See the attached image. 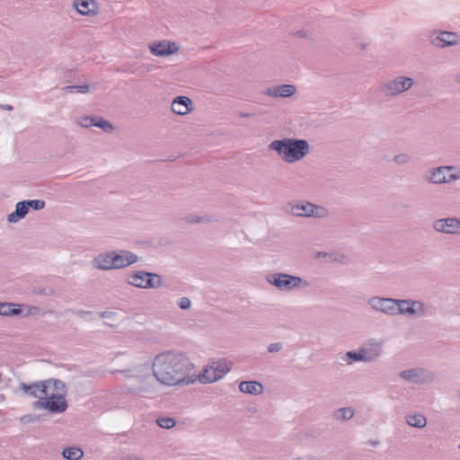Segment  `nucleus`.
Wrapping results in <instances>:
<instances>
[{
  "instance_id": "obj_1",
  "label": "nucleus",
  "mask_w": 460,
  "mask_h": 460,
  "mask_svg": "<svg viewBox=\"0 0 460 460\" xmlns=\"http://www.w3.org/2000/svg\"><path fill=\"white\" fill-rule=\"evenodd\" d=\"M194 365L183 353L165 351L155 357L152 362L154 376L162 385L175 386L194 382L190 376Z\"/></svg>"
},
{
  "instance_id": "obj_2",
  "label": "nucleus",
  "mask_w": 460,
  "mask_h": 460,
  "mask_svg": "<svg viewBox=\"0 0 460 460\" xmlns=\"http://www.w3.org/2000/svg\"><path fill=\"white\" fill-rule=\"evenodd\" d=\"M18 390L26 396L38 399L32 404L34 409L56 414L66 411L68 407L66 385L61 380L51 378L31 384L20 383Z\"/></svg>"
},
{
  "instance_id": "obj_3",
  "label": "nucleus",
  "mask_w": 460,
  "mask_h": 460,
  "mask_svg": "<svg viewBox=\"0 0 460 460\" xmlns=\"http://www.w3.org/2000/svg\"><path fill=\"white\" fill-rule=\"evenodd\" d=\"M309 148L306 140L289 137L274 140L269 145L270 150L276 151L288 164L302 160L308 154Z\"/></svg>"
},
{
  "instance_id": "obj_4",
  "label": "nucleus",
  "mask_w": 460,
  "mask_h": 460,
  "mask_svg": "<svg viewBox=\"0 0 460 460\" xmlns=\"http://www.w3.org/2000/svg\"><path fill=\"white\" fill-rule=\"evenodd\" d=\"M266 281L282 292H291L309 286L307 280L298 276L275 272L266 276Z\"/></svg>"
},
{
  "instance_id": "obj_5",
  "label": "nucleus",
  "mask_w": 460,
  "mask_h": 460,
  "mask_svg": "<svg viewBox=\"0 0 460 460\" xmlns=\"http://www.w3.org/2000/svg\"><path fill=\"white\" fill-rule=\"evenodd\" d=\"M125 282L140 289H155L163 285V279L159 274L146 270L128 272L125 275Z\"/></svg>"
},
{
  "instance_id": "obj_6",
  "label": "nucleus",
  "mask_w": 460,
  "mask_h": 460,
  "mask_svg": "<svg viewBox=\"0 0 460 460\" xmlns=\"http://www.w3.org/2000/svg\"><path fill=\"white\" fill-rule=\"evenodd\" d=\"M414 79L406 75H397L383 82L379 92L387 98H394L409 91L414 85Z\"/></svg>"
},
{
  "instance_id": "obj_7",
  "label": "nucleus",
  "mask_w": 460,
  "mask_h": 460,
  "mask_svg": "<svg viewBox=\"0 0 460 460\" xmlns=\"http://www.w3.org/2000/svg\"><path fill=\"white\" fill-rule=\"evenodd\" d=\"M424 179L432 184L450 183L460 179V168L453 165L433 167L425 172Z\"/></svg>"
},
{
  "instance_id": "obj_8",
  "label": "nucleus",
  "mask_w": 460,
  "mask_h": 460,
  "mask_svg": "<svg viewBox=\"0 0 460 460\" xmlns=\"http://www.w3.org/2000/svg\"><path fill=\"white\" fill-rule=\"evenodd\" d=\"M285 210L287 213L296 217L323 218L328 216V210L324 207L308 201L290 202L286 205Z\"/></svg>"
},
{
  "instance_id": "obj_9",
  "label": "nucleus",
  "mask_w": 460,
  "mask_h": 460,
  "mask_svg": "<svg viewBox=\"0 0 460 460\" xmlns=\"http://www.w3.org/2000/svg\"><path fill=\"white\" fill-rule=\"evenodd\" d=\"M231 369V363L226 359L212 361L207 365L202 373L199 375V381L202 384H210L223 378Z\"/></svg>"
},
{
  "instance_id": "obj_10",
  "label": "nucleus",
  "mask_w": 460,
  "mask_h": 460,
  "mask_svg": "<svg viewBox=\"0 0 460 460\" xmlns=\"http://www.w3.org/2000/svg\"><path fill=\"white\" fill-rule=\"evenodd\" d=\"M396 302L395 315L405 314L421 317L427 314V306L420 300L396 299Z\"/></svg>"
},
{
  "instance_id": "obj_11",
  "label": "nucleus",
  "mask_w": 460,
  "mask_h": 460,
  "mask_svg": "<svg viewBox=\"0 0 460 460\" xmlns=\"http://www.w3.org/2000/svg\"><path fill=\"white\" fill-rule=\"evenodd\" d=\"M432 229L441 234L460 236V217H447L433 220Z\"/></svg>"
},
{
  "instance_id": "obj_12",
  "label": "nucleus",
  "mask_w": 460,
  "mask_h": 460,
  "mask_svg": "<svg viewBox=\"0 0 460 460\" xmlns=\"http://www.w3.org/2000/svg\"><path fill=\"white\" fill-rule=\"evenodd\" d=\"M429 40L431 45L437 48L456 46L459 43L460 37L456 32L447 31H433L429 33Z\"/></svg>"
},
{
  "instance_id": "obj_13",
  "label": "nucleus",
  "mask_w": 460,
  "mask_h": 460,
  "mask_svg": "<svg viewBox=\"0 0 460 460\" xmlns=\"http://www.w3.org/2000/svg\"><path fill=\"white\" fill-rule=\"evenodd\" d=\"M400 377L415 384H424L434 379L435 376L432 372L426 368L415 367L402 370L399 373Z\"/></svg>"
},
{
  "instance_id": "obj_14",
  "label": "nucleus",
  "mask_w": 460,
  "mask_h": 460,
  "mask_svg": "<svg viewBox=\"0 0 460 460\" xmlns=\"http://www.w3.org/2000/svg\"><path fill=\"white\" fill-rule=\"evenodd\" d=\"M396 303L397 302L395 298H386L380 296H372L367 300V304L373 310L388 315H395Z\"/></svg>"
},
{
  "instance_id": "obj_15",
  "label": "nucleus",
  "mask_w": 460,
  "mask_h": 460,
  "mask_svg": "<svg viewBox=\"0 0 460 460\" xmlns=\"http://www.w3.org/2000/svg\"><path fill=\"white\" fill-rule=\"evenodd\" d=\"M361 347L362 352L366 358V362H372L381 357L383 353L384 341L376 339H369Z\"/></svg>"
},
{
  "instance_id": "obj_16",
  "label": "nucleus",
  "mask_w": 460,
  "mask_h": 460,
  "mask_svg": "<svg viewBox=\"0 0 460 460\" xmlns=\"http://www.w3.org/2000/svg\"><path fill=\"white\" fill-rule=\"evenodd\" d=\"M151 53L156 57H167L178 50V46L175 42L162 40L154 42L149 45Z\"/></svg>"
},
{
  "instance_id": "obj_17",
  "label": "nucleus",
  "mask_w": 460,
  "mask_h": 460,
  "mask_svg": "<svg viewBox=\"0 0 460 460\" xmlns=\"http://www.w3.org/2000/svg\"><path fill=\"white\" fill-rule=\"evenodd\" d=\"M72 6L84 16H94L98 13V4L95 0H73Z\"/></svg>"
},
{
  "instance_id": "obj_18",
  "label": "nucleus",
  "mask_w": 460,
  "mask_h": 460,
  "mask_svg": "<svg viewBox=\"0 0 460 460\" xmlns=\"http://www.w3.org/2000/svg\"><path fill=\"white\" fill-rule=\"evenodd\" d=\"M137 261V255L129 251H114L115 270L126 268L129 265L136 263Z\"/></svg>"
},
{
  "instance_id": "obj_19",
  "label": "nucleus",
  "mask_w": 460,
  "mask_h": 460,
  "mask_svg": "<svg viewBox=\"0 0 460 460\" xmlns=\"http://www.w3.org/2000/svg\"><path fill=\"white\" fill-rule=\"evenodd\" d=\"M93 266L102 270H115L114 251L97 255L93 261Z\"/></svg>"
},
{
  "instance_id": "obj_20",
  "label": "nucleus",
  "mask_w": 460,
  "mask_h": 460,
  "mask_svg": "<svg viewBox=\"0 0 460 460\" xmlns=\"http://www.w3.org/2000/svg\"><path fill=\"white\" fill-rule=\"evenodd\" d=\"M78 123L84 128L94 126L105 132H111L113 129L112 125L108 120L100 117L84 116L79 119Z\"/></svg>"
},
{
  "instance_id": "obj_21",
  "label": "nucleus",
  "mask_w": 460,
  "mask_h": 460,
  "mask_svg": "<svg viewBox=\"0 0 460 460\" xmlns=\"http://www.w3.org/2000/svg\"><path fill=\"white\" fill-rule=\"evenodd\" d=\"M171 109L173 113L183 116L192 111V102L187 96H178L172 102Z\"/></svg>"
},
{
  "instance_id": "obj_22",
  "label": "nucleus",
  "mask_w": 460,
  "mask_h": 460,
  "mask_svg": "<svg viewBox=\"0 0 460 460\" xmlns=\"http://www.w3.org/2000/svg\"><path fill=\"white\" fill-rule=\"evenodd\" d=\"M296 93V87L292 84H280L269 87L264 93L270 97H290Z\"/></svg>"
},
{
  "instance_id": "obj_23",
  "label": "nucleus",
  "mask_w": 460,
  "mask_h": 460,
  "mask_svg": "<svg viewBox=\"0 0 460 460\" xmlns=\"http://www.w3.org/2000/svg\"><path fill=\"white\" fill-rule=\"evenodd\" d=\"M239 390L243 394L259 395L263 393V386L258 381H242L239 383Z\"/></svg>"
},
{
  "instance_id": "obj_24",
  "label": "nucleus",
  "mask_w": 460,
  "mask_h": 460,
  "mask_svg": "<svg viewBox=\"0 0 460 460\" xmlns=\"http://www.w3.org/2000/svg\"><path fill=\"white\" fill-rule=\"evenodd\" d=\"M28 212L29 209L25 204V201H20L16 204L15 210L8 215L7 220L9 223H17L21 219L24 218Z\"/></svg>"
},
{
  "instance_id": "obj_25",
  "label": "nucleus",
  "mask_w": 460,
  "mask_h": 460,
  "mask_svg": "<svg viewBox=\"0 0 460 460\" xmlns=\"http://www.w3.org/2000/svg\"><path fill=\"white\" fill-rule=\"evenodd\" d=\"M406 423L413 428H424L427 425V418L420 413L409 414L406 416Z\"/></svg>"
},
{
  "instance_id": "obj_26",
  "label": "nucleus",
  "mask_w": 460,
  "mask_h": 460,
  "mask_svg": "<svg viewBox=\"0 0 460 460\" xmlns=\"http://www.w3.org/2000/svg\"><path fill=\"white\" fill-rule=\"evenodd\" d=\"M355 415V411L352 407H342L337 409L333 412V418L336 420L346 421L351 420Z\"/></svg>"
},
{
  "instance_id": "obj_27",
  "label": "nucleus",
  "mask_w": 460,
  "mask_h": 460,
  "mask_svg": "<svg viewBox=\"0 0 460 460\" xmlns=\"http://www.w3.org/2000/svg\"><path fill=\"white\" fill-rule=\"evenodd\" d=\"M62 456L67 460H80L84 456V451L80 447H70L63 450Z\"/></svg>"
},
{
  "instance_id": "obj_28",
  "label": "nucleus",
  "mask_w": 460,
  "mask_h": 460,
  "mask_svg": "<svg viewBox=\"0 0 460 460\" xmlns=\"http://www.w3.org/2000/svg\"><path fill=\"white\" fill-rule=\"evenodd\" d=\"M348 364H351L353 361H363L366 362V358L362 352V347L358 351L351 350L346 353L343 358Z\"/></svg>"
},
{
  "instance_id": "obj_29",
  "label": "nucleus",
  "mask_w": 460,
  "mask_h": 460,
  "mask_svg": "<svg viewBox=\"0 0 460 460\" xmlns=\"http://www.w3.org/2000/svg\"><path fill=\"white\" fill-rule=\"evenodd\" d=\"M13 304L11 303H0V315L10 316L18 315L22 313L20 308H13Z\"/></svg>"
},
{
  "instance_id": "obj_30",
  "label": "nucleus",
  "mask_w": 460,
  "mask_h": 460,
  "mask_svg": "<svg viewBox=\"0 0 460 460\" xmlns=\"http://www.w3.org/2000/svg\"><path fill=\"white\" fill-rule=\"evenodd\" d=\"M156 423L163 429H171L175 426L176 421L174 419L170 417H161L156 420Z\"/></svg>"
},
{
  "instance_id": "obj_31",
  "label": "nucleus",
  "mask_w": 460,
  "mask_h": 460,
  "mask_svg": "<svg viewBox=\"0 0 460 460\" xmlns=\"http://www.w3.org/2000/svg\"><path fill=\"white\" fill-rule=\"evenodd\" d=\"M411 161V156L407 153H401L394 156V162L397 165H405Z\"/></svg>"
},
{
  "instance_id": "obj_32",
  "label": "nucleus",
  "mask_w": 460,
  "mask_h": 460,
  "mask_svg": "<svg viewBox=\"0 0 460 460\" xmlns=\"http://www.w3.org/2000/svg\"><path fill=\"white\" fill-rule=\"evenodd\" d=\"M28 209L40 210L45 208V201L41 199L24 200Z\"/></svg>"
},
{
  "instance_id": "obj_33",
  "label": "nucleus",
  "mask_w": 460,
  "mask_h": 460,
  "mask_svg": "<svg viewBox=\"0 0 460 460\" xmlns=\"http://www.w3.org/2000/svg\"><path fill=\"white\" fill-rule=\"evenodd\" d=\"M209 220L210 219L208 217L198 215H189L185 217V221L191 224L208 222Z\"/></svg>"
},
{
  "instance_id": "obj_34",
  "label": "nucleus",
  "mask_w": 460,
  "mask_h": 460,
  "mask_svg": "<svg viewBox=\"0 0 460 460\" xmlns=\"http://www.w3.org/2000/svg\"><path fill=\"white\" fill-rule=\"evenodd\" d=\"M282 348H283L282 343L274 342V343L269 344L267 349L270 353H276V352L280 351L282 349Z\"/></svg>"
},
{
  "instance_id": "obj_35",
  "label": "nucleus",
  "mask_w": 460,
  "mask_h": 460,
  "mask_svg": "<svg viewBox=\"0 0 460 460\" xmlns=\"http://www.w3.org/2000/svg\"><path fill=\"white\" fill-rule=\"evenodd\" d=\"M178 305L183 309V310H187L190 307L191 305V302L190 300L186 297V296H183V297H181L180 300H179V303H178Z\"/></svg>"
},
{
  "instance_id": "obj_36",
  "label": "nucleus",
  "mask_w": 460,
  "mask_h": 460,
  "mask_svg": "<svg viewBox=\"0 0 460 460\" xmlns=\"http://www.w3.org/2000/svg\"><path fill=\"white\" fill-rule=\"evenodd\" d=\"M69 90H76L78 93H85L89 91V85L81 84V85H73L68 87Z\"/></svg>"
},
{
  "instance_id": "obj_37",
  "label": "nucleus",
  "mask_w": 460,
  "mask_h": 460,
  "mask_svg": "<svg viewBox=\"0 0 460 460\" xmlns=\"http://www.w3.org/2000/svg\"><path fill=\"white\" fill-rule=\"evenodd\" d=\"M23 421H34L35 418L32 415H25L22 418Z\"/></svg>"
},
{
  "instance_id": "obj_38",
  "label": "nucleus",
  "mask_w": 460,
  "mask_h": 460,
  "mask_svg": "<svg viewBox=\"0 0 460 460\" xmlns=\"http://www.w3.org/2000/svg\"><path fill=\"white\" fill-rule=\"evenodd\" d=\"M2 108L6 111H13V106L10 104L2 105Z\"/></svg>"
},
{
  "instance_id": "obj_39",
  "label": "nucleus",
  "mask_w": 460,
  "mask_h": 460,
  "mask_svg": "<svg viewBox=\"0 0 460 460\" xmlns=\"http://www.w3.org/2000/svg\"><path fill=\"white\" fill-rule=\"evenodd\" d=\"M250 116H251V114H249V113H242L241 114V117H243V118H249Z\"/></svg>"
},
{
  "instance_id": "obj_40",
  "label": "nucleus",
  "mask_w": 460,
  "mask_h": 460,
  "mask_svg": "<svg viewBox=\"0 0 460 460\" xmlns=\"http://www.w3.org/2000/svg\"><path fill=\"white\" fill-rule=\"evenodd\" d=\"M456 81L460 83V72L456 75Z\"/></svg>"
},
{
  "instance_id": "obj_41",
  "label": "nucleus",
  "mask_w": 460,
  "mask_h": 460,
  "mask_svg": "<svg viewBox=\"0 0 460 460\" xmlns=\"http://www.w3.org/2000/svg\"><path fill=\"white\" fill-rule=\"evenodd\" d=\"M457 395L460 398V390L457 392Z\"/></svg>"
},
{
  "instance_id": "obj_42",
  "label": "nucleus",
  "mask_w": 460,
  "mask_h": 460,
  "mask_svg": "<svg viewBox=\"0 0 460 460\" xmlns=\"http://www.w3.org/2000/svg\"><path fill=\"white\" fill-rule=\"evenodd\" d=\"M459 449H460V445L458 446Z\"/></svg>"
}]
</instances>
